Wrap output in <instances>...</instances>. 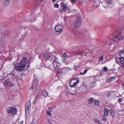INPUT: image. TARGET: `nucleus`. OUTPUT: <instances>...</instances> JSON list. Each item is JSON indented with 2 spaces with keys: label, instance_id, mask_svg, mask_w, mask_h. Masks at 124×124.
I'll return each mask as SVG.
<instances>
[{
  "label": "nucleus",
  "instance_id": "59",
  "mask_svg": "<svg viewBox=\"0 0 124 124\" xmlns=\"http://www.w3.org/2000/svg\"><path fill=\"white\" fill-rule=\"evenodd\" d=\"M53 79H54V78H53Z\"/></svg>",
  "mask_w": 124,
  "mask_h": 124
},
{
  "label": "nucleus",
  "instance_id": "33",
  "mask_svg": "<svg viewBox=\"0 0 124 124\" xmlns=\"http://www.w3.org/2000/svg\"><path fill=\"white\" fill-rule=\"evenodd\" d=\"M108 69L106 67H104L103 69V71H106L108 70Z\"/></svg>",
  "mask_w": 124,
  "mask_h": 124
},
{
  "label": "nucleus",
  "instance_id": "41",
  "mask_svg": "<svg viewBox=\"0 0 124 124\" xmlns=\"http://www.w3.org/2000/svg\"><path fill=\"white\" fill-rule=\"evenodd\" d=\"M118 101L120 102H121L122 101V99L121 98H119L118 100Z\"/></svg>",
  "mask_w": 124,
  "mask_h": 124
},
{
  "label": "nucleus",
  "instance_id": "9",
  "mask_svg": "<svg viewBox=\"0 0 124 124\" xmlns=\"http://www.w3.org/2000/svg\"><path fill=\"white\" fill-rule=\"evenodd\" d=\"M87 32V31L84 29H82L79 32L76 31L77 33H74V34L75 35H80L81 37H82L83 35H85V34Z\"/></svg>",
  "mask_w": 124,
  "mask_h": 124
},
{
  "label": "nucleus",
  "instance_id": "25",
  "mask_svg": "<svg viewBox=\"0 0 124 124\" xmlns=\"http://www.w3.org/2000/svg\"><path fill=\"white\" fill-rule=\"evenodd\" d=\"M110 113L112 116L114 117L115 116V115L114 110H111V111H110Z\"/></svg>",
  "mask_w": 124,
  "mask_h": 124
},
{
  "label": "nucleus",
  "instance_id": "52",
  "mask_svg": "<svg viewBox=\"0 0 124 124\" xmlns=\"http://www.w3.org/2000/svg\"><path fill=\"white\" fill-rule=\"evenodd\" d=\"M52 0V1H53V2H55L56 0Z\"/></svg>",
  "mask_w": 124,
  "mask_h": 124
},
{
  "label": "nucleus",
  "instance_id": "58",
  "mask_svg": "<svg viewBox=\"0 0 124 124\" xmlns=\"http://www.w3.org/2000/svg\"><path fill=\"white\" fill-rule=\"evenodd\" d=\"M71 61L70 62H71Z\"/></svg>",
  "mask_w": 124,
  "mask_h": 124
},
{
  "label": "nucleus",
  "instance_id": "50",
  "mask_svg": "<svg viewBox=\"0 0 124 124\" xmlns=\"http://www.w3.org/2000/svg\"><path fill=\"white\" fill-rule=\"evenodd\" d=\"M30 67V65H28L27 66V68H29Z\"/></svg>",
  "mask_w": 124,
  "mask_h": 124
},
{
  "label": "nucleus",
  "instance_id": "37",
  "mask_svg": "<svg viewBox=\"0 0 124 124\" xmlns=\"http://www.w3.org/2000/svg\"><path fill=\"white\" fill-rule=\"evenodd\" d=\"M40 97V96L39 95H37L35 98L36 99H38V98H39Z\"/></svg>",
  "mask_w": 124,
  "mask_h": 124
},
{
  "label": "nucleus",
  "instance_id": "43",
  "mask_svg": "<svg viewBox=\"0 0 124 124\" xmlns=\"http://www.w3.org/2000/svg\"><path fill=\"white\" fill-rule=\"evenodd\" d=\"M76 0H71V2L72 3L76 1Z\"/></svg>",
  "mask_w": 124,
  "mask_h": 124
},
{
  "label": "nucleus",
  "instance_id": "4",
  "mask_svg": "<svg viewBox=\"0 0 124 124\" xmlns=\"http://www.w3.org/2000/svg\"><path fill=\"white\" fill-rule=\"evenodd\" d=\"M17 109L13 107H9L7 109V112L8 113L14 114L17 112Z\"/></svg>",
  "mask_w": 124,
  "mask_h": 124
},
{
  "label": "nucleus",
  "instance_id": "47",
  "mask_svg": "<svg viewBox=\"0 0 124 124\" xmlns=\"http://www.w3.org/2000/svg\"><path fill=\"white\" fill-rule=\"evenodd\" d=\"M38 99H36V98H35V100H34V102H35V103H36V102H35V101H37Z\"/></svg>",
  "mask_w": 124,
  "mask_h": 124
},
{
  "label": "nucleus",
  "instance_id": "38",
  "mask_svg": "<svg viewBox=\"0 0 124 124\" xmlns=\"http://www.w3.org/2000/svg\"><path fill=\"white\" fill-rule=\"evenodd\" d=\"M18 124H23V121H22L19 122Z\"/></svg>",
  "mask_w": 124,
  "mask_h": 124
},
{
  "label": "nucleus",
  "instance_id": "34",
  "mask_svg": "<svg viewBox=\"0 0 124 124\" xmlns=\"http://www.w3.org/2000/svg\"><path fill=\"white\" fill-rule=\"evenodd\" d=\"M103 56H102L101 57H99V60H101V61L103 59Z\"/></svg>",
  "mask_w": 124,
  "mask_h": 124
},
{
  "label": "nucleus",
  "instance_id": "53",
  "mask_svg": "<svg viewBox=\"0 0 124 124\" xmlns=\"http://www.w3.org/2000/svg\"><path fill=\"white\" fill-rule=\"evenodd\" d=\"M68 8V10H70V8Z\"/></svg>",
  "mask_w": 124,
  "mask_h": 124
},
{
  "label": "nucleus",
  "instance_id": "48",
  "mask_svg": "<svg viewBox=\"0 0 124 124\" xmlns=\"http://www.w3.org/2000/svg\"><path fill=\"white\" fill-rule=\"evenodd\" d=\"M39 57L40 59H41V57L40 56H39Z\"/></svg>",
  "mask_w": 124,
  "mask_h": 124
},
{
  "label": "nucleus",
  "instance_id": "51",
  "mask_svg": "<svg viewBox=\"0 0 124 124\" xmlns=\"http://www.w3.org/2000/svg\"><path fill=\"white\" fill-rule=\"evenodd\" d=\"M70 94L71 95H73L74 94L72 93H70Z\"/></svg>",
  "mask_w": 124,
  "mask_h": 124
},
{
  "label": "nucleus",
  "instance_id": "55",
  "mask_svg": "<svg viewBox=\"0 0 124 124\" xmlns=\"http://www.w3.org/2000/svg\"><path fill=\"white\" fill-rule=\"evenodd\" d=\"M102 124V123H99V124Z\"/></svg>",
  "mask_w": 124,
  "mask_h": 124
},
{
  "label": "nucleus",
  "instance_id": "7",
  "mask_svg": "<svg viewBox=\"0 0 124 124\" xmlns=\"http://www.w3.org/2000/svg\"><path fill=\"white\" fill-rule=\"evenodd\" d=\"M38 80L35 79L33 82L32 85L31 89H33V90H35L37 88L38 84Z\"/></svg>",
  "mask_w": 124,
  "mask_h": 124
},
{
  "label": "nucleus",
  "instance_id": "21",
  "mask_svg": "<svg viewBox=\"0 0 124 124\" xmlns=\"http://www.w3.org/2000/svg\"><path fill=\"white\" fill-rule=\"evenodd\" d=\"M62 73V72H61H61L59 71L56 74V78L55 79V81H56L58 80V77L60 76L61 75V73Z\"/></svg>",
  "mask_w": 124,
  "mask_h": 124
},
{
  "label": "nucleus",
  "instance_id": "22",
  "mask_svg": "<svg viewBox=\"0 0 124 124\" xmlns=\"http://www.w3.org/2000/svg\"><path fill=\"white\" fill-rule=\"evenodd\" d=\"M119 54L120 56L122 58H124V50L120 52Z\"/></svg>",
  "mask_w": 124,
  "mask_h": 124
},
{
  "label": "nucleus",
  "instance_id": "56",
  "mask_svg": "<svg viewBox=\"0 0 124 124\" xmlns=\"http://www.w3.org/2000/svg\"><path fill=\"white\" fill-rule=\"evenodd\" d=\"M74 67H76V66H77L76 65H74Z\"/></svg>",
  "mask_w": 124,
  "mask_h": 124
},
{
  "label": "nucleus",
  "instance_id": "5",
  "mask_svg": "<svg viewBox=\"0 0 124 124\" xmlns=\"http://www.w3.org/2000/svg\"><path fill=\"white\" fill-rule=\"evenodd\" d=\"M118 34L114 36V38L113 39V40L116 42H118L120 39L123 40V37L122 36L121 38V32L117 33Z\"/></svg>",
  "mask_w": 124,
  "mask_h": 124
},
{
  "label": "nucleus",
  "instance_id": "2",
  "mask_svg": "<svg viewBox=\"0 0 124 124\" xmlns=\"http://www.w3.org/2000/svg\"><path fill=\"white\" fill-rule=\"evenodd\" d=\"M79 83L78 78H74L72 79L69 83V85L71 87H74L77 85Z\"/></svg>",
  "mask_w": 124,
  "mask_h": 124
},
{
  "label": "nucleus",
  "instance_id": "14",
  "mask_svg": "<svg viewBox=\"0 0 124 124\" xmlns=\"http://www.w3.org/2000/svg\"><path fill=\"white\" fill-rule=\"evenodd\" d=\"M53 63L54 68L56 69L60 68V66L58 65L59 64L57 63V62L56 61L54 60L53 62Z\"/></svg>",
  "mask_w": 124,
  "mask_h": 124
},
{
  "label": "nucleus",
  "instance_id": "40",
  "mask_svg": "<svg viewBox=\"0 0 124 124\" xmlns=\"http://www.w3.org/2000/svg\"><path fill=\"white\" fill-rule=\"evenodd\" d=\"M102 120L104 121H106L107 119L106 117H104V116Z\"/></svg>",
  "mask_w": 124,
  "mask_h": 124
},
{
  "label": "nucleus",
  "instance_id": "6",
  "mask_svg": "<svg viewBox=\"0 0 124 124\" xmlns=\"http://www.w3.org/2000/svg\"><path fill=\"white\" fill-rule=\"evenodd\" d=\"M44 57L47 59L53 60L54 59L55 57L52 55L51 54L48 53H46L43 55Z\"/></svg>",
  "mask_w": 124,
  "mask_h": 124
},
{
  "label": "nucleus",
  "instance_id": "16",
  "mask_svg": "<svg viewBox=\"0 0 124 124\" xmlns=\"http://www.w3.org/2000/svg\"><path fill=\"white\" fill-rule=\"evenodd\" d=\"M5 84L6 85H7L9 86H12L13 84H12L10 81H9V80H6L5 82Z\"/></svg>",
  "mask_w": 124,
  "mask_h": 124
},
{
  "label": "nucleus",
  "instance_id": "31",
  "mask_svg": "<svg viewBox=\"0 0 124 124\" xmlns=\"http://www.w3.org/2000/svg\"><path fill=\"white\" fill-rule=\"evenodd\" d=\"M121 58H118L116 59V60L118 62H120Z\"/></svg>",
  "mask_w": 124,
  "mask_h": 124
},
{
  "label": "nucleus",
  "instance_id": "18",
  "mask_svg": "<svg viewBox=\"0 0 124 124\" xmlns=\"http://www.w3.org/2000/svg\"><path fill=\"white\" fill-rule=\"evenodd\" d=\"M75 22L81 23V21L80 16H78L77 17Z\"/></svg>",
  "mask_w": 124,
  "mask_h": 124
},
{
  "label": "nucleus",
  "instance_id": "57",
  "mask_svg": "<svg viewBox=\"0 0 124 124\" xmlns=\"http://www.w3.org/2000/svg\"><path fill=\"white\" fill-rule=\"evenodd\" d=\"M73 69H76V68H73Z\"/></svg>",
  "mask_w": 124,
  "mask_h": 124
},
{
  "label": "nucleus",
  "instance_id": "30",
  "mask_svg": "<svg viewBox=\"0 0 124 124\" xmlns=\"http://www.w3.org/2000/svg\"><path fill=\"white\" fill-rule=\"evenodd\" d=\"M50 112L48 111H46V113L48 115L50 116H51L52 115L51 113Z\"/></svg>",
  "mask_w": 124,
  "mask_h": 124
},
{
  "label": "nucleus",
  "instance_id": "13",
  "mask_svg": "<svg viewBox=\"0 0 124 124\" xmlns=\"http://www.w3.org/2000/svg\"><path fill=\"white\" fill-rule=\"evenodd\" d=\"M73 54L81 55L82 56H85L86 55L84 51H82L78 52H77L75 53H73Z\"/></svg>",
  "mask_w": 124,
  "mask_h": 124
},
{
  "label": "nucleus",
  "instance_id": "12",
  "mask_svg": "<svg viewBox=\"0 0 124 124\" xmlns=\"http://www.w3.org/2000/svg\"><path fill=\"white\" fill-rule=\"evenodd\" d=\"M61 5L62 7L63 8L61 10L60 12H62L66 10L67 9V6L66 4L62 3H61Z\"/></svg>",
  "mask_w": 124,
  "mask_h": 124
},
{
  "label": "nucleus",
  "instance_id": "46",
  "mask_svg": "<svg viewBox=\"0 0 124 124\" xmlns=\"http://www.w3.org/2000/svg\"><path fill=\"white\" fill-rule=\"evenodd\" d=\"M80 74L82 75H83V74H85L84 73V72H83V73L80 72Z\"/></svg>",
  "mask_w": 124,
  "mask_h": 124
},
{
  "label": "nucleus",
  "instance_id": "26",
  "mask_svg": "<svg viewBox=\"0 0 124 124\" xmlns=\"http://www.w3.org/2000/svg\"><path fill=\"white\" fill-rule=\"evenodd\" d=\"M106 2L107 4H110L112 3L111 0H107Z\"/></svg>",
  "mask_w": 124,
  "mask_h": 124
},
{
  "label": "nucleus",
  "instance_id": "29",
  "mask_svg": "<svg viewBox=\"0 0 124 124\" xmlns=\"http://www.w3.org/2000/svg\"><path fill=\"white\" fill-rule=\"evenodd\" d=\"M48 109H49V110L48 111H50V112H52L53 110V109L51 107L49 108Z\"/></svg>",
  "mask_w": 124,
  "mask_h": 124
},
{
  "label": "nucleus",
  "instance_id": "35",
  "mask_svg": "<svg viewBox=\"0 0 124 124\" xmlns=\"http://www.w3.org/2000/svg\"><path fill=\"white\" fill-rule=\"evenodd\" d=\"M94 121L98 123V124H99V123H100V121L98 119H95L94 120Z\"/></svg>",
  "mask_w": 124,
  "mask_h": 124
},
{
  "label": "nucleus",
  "instance_id": "44",
  "mask_svg": "<svg viewBox=\"0 0 124 124\" xmlns=\"http://www.w3.org/2000/svg\"><path fill=\"white\" fill-rule=\"evenodd\" d=\"M65 60V58H62V61L63 62H64Z\"/></svg>",
  "mask_w": 124,
  "mask_h": 124
},
{
  "label": "nucleus",
  "instance_id": "54",
  "mask_svg": "<svg viewBox=\"0 0 124 124\" xmlns=\"http://www.w3.org/2000/svg\"><path fill=\"white\" fill-rule=\"evenodd\" d=\"M52 123L51 122H49V124H51Z\"/></svg>",
  "mask_w": 124,
  "mask_h": 124
},
{
  "label": "nucleus",
  "instance_id": "3",
  "mask_svg": "<svg viewBox=\"0 0 124 124\" xmlns=\"http://www.w3.org/2000/svg\"><path fill=\"white\" fill-rule=\"evenodd\" d=\"M56 31L55 34L56 35L58 34L59 33H61L62 31V25H57L55 28Z\"/></svg>",
  "mask_w": 124,
  "mask_h": 124
},
{
  "label": "nucleus",
  "instance_id": "20",
  "mask_svg": "<svg viewBox=\"0 0 124 124\" xmlns=\"http://www.w3.org/2000/svg\"><path fill=\"white\" fill-rule=\"evenodd\" d=\"M81 24V23L75 22L74 24L75 27L76 29H78Z\"/></svg>",
  "mask_w": 124,
  "mask_h": 124
},
{
  "label": "nucleus",
  "instance_id": "36",
  "mask_svg": "<svg viewBox=\"0 0 124 124\" xmlns=\"http://www.w3.org/2000/svg\"><path fill=\"white\" fill-rule=\"evenodd\" d=\"M8 33V31H7L6 32H5V33H3L2 34V35L3 36H4L5 35H7V34Z\"/></svg>",
  "mask_w": 124,
  "mask_h": 124
},
{
  "label": "nucleus",
  "instance_id": "17",
  "mask_svg": "<svg viewBox=\"0 0 124 124\" xmlns=\"http://www.w3.org/2000/svg\"><path fill=\"white\" fill-rule=\"evenodd\" d=\"M5 84L6 85H7L9 86H12L13 84H12L10 81H9V80H6L5 82Z\"/></svg>",
  "mask_w": 124,
  "mask_h": 124
},
{
  "label": "nucleus",
  "instance_id": "23",
  "mask_svg": "<svg viewBox=\"0 0 124 124\" xmlns=\"http://www.w3.org/2000/svg\"><path fill=\"white\" fill-rule=\"evenodd\" d=\"M115 77H112L109 78V80L110 81H113L115 80Z\"/></svg>",
  "mask_w": 124,
  "mask_h": 124
},
{
  "label": "nucleus",
  "instance_id": "8",
  "mask_svg": "<svg viewBox=\"0 0 124 124\" xmlns=\"http://www.w3.org/2000/svg\"><path fill=\"white\" fill-rule=\"evenodd\" d=\"M31 105V101L29 100L28 101L26 102V107L25 109V113L27 112H28L29 110H30V108Z\"/></svg>",
  "mask_w": 124,
  "mask_h": 124
},
{
  "label": "nucleus",
  "instance_id": "15",
  "mask_svg": "<svg viewBox=\"0 0 124 124\" xmlns=\"http://www.w3.org/2000/svg\"><path fill=\"white\" fill-rule=\"evenodd\" d=\"M72 53H70L68 52H67V53H64V54H63V56L64 57H66V56L68 57H71L72 56Z\"/></svg>",
  "mask_w": 124,
  "mask_h": 124
},
{
  "label": "nucleus",
  "instance_id": "27",
  "mask_svg": "<svg viewBox=\"0 0 124 124\" xmlns=\"http://www.w3.org/2000/svg\"><path fill=\"white\" fill-rule=\"evenodd\" d=\"M120 63L121 64H123L124 63V59L123 58H121Z\"/></svg>",
  "mask_w": 124,
  "mask_h": 124
},
{
  "label": "nucleus",
  "instance_id": "39",
  "mask_svg": "<svg viewBox=\"0 0 124 124\" xmlns=\"http://www.w3.org/2000/svg\"><path fill=\"white\" fill-rule=\"evenodd\" d=\"M40 65V67H39L38 65H37L36 66V67L38 68V69H40V68L41 67V66L40 65Z\"/></svg>",
  "mask_w": 124,
  "mask_h": 124
},
{
  "label": "nucleus",
  "instance_id": "45",
  "mask_svg": "<svg viewBox=\"0 0 124 124\" xmlns=\"http://www.w3.org/2000/svg\"><path fill=\"white\" fill-rule=\"evenodd\" d=\"M108 6H109L107 5L106 6V7H105V6H103L104 7L106 8H107L108 7Z\"/></svg>",
  "mask_w": 124,
  "mask_h": 124
},
{
  "label": "nucleus",
  "instance_id": "49",
  "mask_svg": "<svg viewBox=\"0 0 124 124\" xmlns=\"http://www.w3.org/2000/svg\"><path fill=\"white\" fill-rule=\"evenodd\" d=\"M31 124H35V122H33Z\"/></svg>",
  "mask_w": 124,
  "mask_h": 124
},
{
  "label": "nucleus",
  "instance_id": "32",
  "mask_svg": "<svg viewBox=\"0 0 124 124\" xmlns=\"http://www.w3.org/2000/svg\"><path fill=\"white\" fill-rule=\"evenodd\" d=\"M59 6V5L56 3L54 4V7L55 8H58Z\"/></svg>",
  "mask_w": 124,
  "mask_h": 124
},
{
  "label": "nucleus",
  "instance_id": "1",
  "mask_svg": "<svg viewBox=\"0 0 124 124\" xmlns=\"http://www.w3.org/2000/svg\"><path fill=\"white\" fill-rule=\"evenodd\" d=\"M28 62V60L26 57H24L21 60L20 62L15 65L16 69L19 71H21L24 70L26 65Z\"/></svg>",
  "mask_w": 124,
  "mask_h": 124
},
{
  "label": "nucleus",
  "instance_id": "28",
  "mask_svg": "<svg viewBox=\"0 0 124 124\" xmlns=\"http://www.w3.org/2000/svg\"><path fill=\"white\" fill-rule=\"evenodd\" d=\"M99 101L98 100H96L95 101V103L96 105L98 106L99 105Z\"/></svg>",
  "mask_w": 124,
  "mask_h": 124
},
{
  "label": "nucleus",
  "instance_id": "19",
  "mask_svg": "<svg viewBox=\"0 0 124 124\" xmlns=\"http://www.w3.org/2000/svg\"><path fill=\"white\" fill-rule=\"evenodd\" d=\"M104 114L106 116H107L108 113L109 112V111L108 109L105 108L104 109Z\"/></svg>",
  "mask_w": 124,
  "mask_h": 124
},
{
  "label": "nucleus",
  "instance_id": "24",
  "mask_svg": "<svg viewBox=\"0 0 124 124\" xmlns=\"http://www.w3.org/2000/svg\"><path fill=\"white\" fill-rule=\"evenodd\" d=\"M93 98H90L89 99V100L88 101V103L89 104H90L91 103H92L93 102Z\"/></svg>",
  "mask_w": 124,
  "mask_h": 124
},
{
  "label": "nucleus",
  "instance_id": "11",
  "mask_svg": "<svg viewBox=\"0 0 124 124\" xmlns=\"http://www.w3.org/2000/svg\"><path fill=\"white\" fill-rule=\"evenodd\" d=\"M71 70V69L69 68L68 67H65L63 68L61 70V72L63 74H65Z\"/></svg>",
  "mask_w": 124,
  "mask_h": 124
},
{
  "label": "nucleus",
  "instance_id": "10",
  "mask_svg": "<svg viewBox=\"0 0 124 124\" xmlns=\"http://www.w3.org/2000/svg\"><path fill=\"white\" fill-rule=\"evenodd\" d=\"M35 90L38 93H41V94L45 97H46L48 94V93L45 90H40L39 89Z\"/></svg>",
  "mask_w": 124,
  "mask_h": 124
},
{
  "label": "nucleus",
  "instance_id": "42",
  "mask_svg": "<svg viewBox=\"0 0 124 124\" xmlns=\"http://www.w3.org/2000/svg\"><path fill=\"white\" fill-rule=\"evenodd\" d=\"M87 69L85 70H84V73L85 74L87 72Z\"/></svg>",
  "mask_w": 124,
  "mask_h": 124
}]
</instances>
